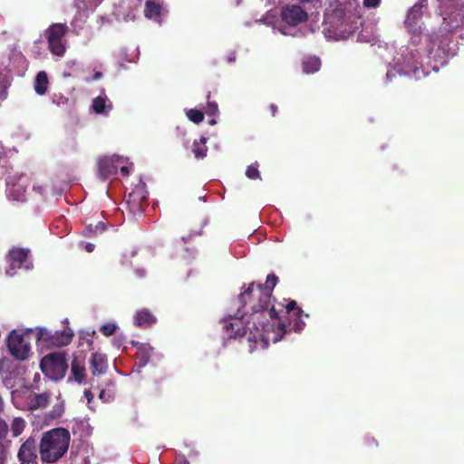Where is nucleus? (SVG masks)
<instances>
[{
    "mask_svg": "<svg viewBox=\"0 0 464 464\" xmlns=\"http://www.w3.org/2000/svg\"><path fill=\"white\" fill-rule=\"evenodd\" d=\"M305 326V323L299 316H295L293 322L289 323V330H294L295 333H300Z\"/></svg>",
    "mask_w": 464,
    "mask_h": 464,
    "instance_id": "30",
    "label": "nucleus"
},
{
    "mask_svg": "<svg viewBox=\"0 0 464 464\" xmlns=\"http://www.w3.org/2000/svg\"><path fill=\"white\" fill-rule=\"evenodd\" d=\"M282 19L290 25H297L308 19L307 13L299 5H287L282 12Z\"/></svg>",
    "mask_w": 464,
    "mask_h": 464,
    "instance_id": "12",
    "label": "nucleus"
},
{
    "mask_svg": "<svg viewBox=\"0 0 464 464\" xmlns=\"http://www.w3.org/2000/svg\"><path fill=\"white\" fill-rule=\"evenodd\" d=\"M278 277L270 274L266 284L250 283L238 295L240 306L237 314L224 322V330L227 338L246 337L249 342L273 340L280 341L287 332V326L282 323L275 305L272 304V292Z\"/></svg>",
    "mask_w": 464,
    "mask_h": 464,
    "instance_id": "1",
    "label": "nucleus"
},
{
    "mask_svg": "<svg viewBox=\"0 0 464 464\" xmlns=\"http://www.w3.org/2000/svg\"><path fill=\"white\" fill-rule=\"evenodd\" d=\"M161 14V5L155 1L148 0L145 3L144 15L149 19L160 17Z\"/></svg>",
    "mask_w": 464,
    "mask_h": 464,
    "instance_id": "21",
    "label": "nucleus"
},
{
    "mask_svg": "<svg viewBox=\"0 0 464 464\" xmlns=\"http://www.w3.org/2000/svg\"><path fill=\"white\" fill-rule=\"evenodd\" d=\"M120 169L123 176H128L130 173L129 168L127 166H121Z\"/></svg>",
    "mask_w": 464,
    "mask_h": 464,
    "instance_id": "39",
    "label": "nucleus"
},
{
    "mask_svg": "<svg viewBox=\"0 0 464 464\" xmlns=\"http://www.w3.org/2000/svg\"><path fill=\"white\" fill-rule=\"evenodd\" d=\"M48 77L47 73L44 71L39 72L34 79V91L38 95H44L48 90Z\"/></svg>",
    "mask_w": 464,
    "mask_h": 464,
    "instance_id": "18",
    "label": "nucleus"
},
{
    "mask_svg": "<svg viewBox=\"0 0 464 464\" xmlns=\"http://www.w3.org/2000/svg\"><path fill=\"white\" fill-rule=\"evenodd\" d=\"M106 396H107L106 392L104 390H102L99 394L100 399L102 400L103 401H108L109 398H107Z\"/></svg>",
    "mask_w": 464,
    "mask_h": 464,
    "instance_id": "36",
    "label": "nucleus"
},
{
    "mask_svg": "<svg viewBox=\"0 0 464 464\" xmlns=\"http://www.w3.org/2000/svg\"><path fill=\"white\" fill-rule=\"evenodd\" d=\"M63 413V408L62 406L60 405H55L53 409V411H51L50 413V416L53 418V419H55V418H59L61 417Z\"/></svg>",
    "mask_w": 464,
    "mask_h": 464,
    "instance_id": "34",
    "label": "nucleus"
},
{
    "mask_svg": "<svg viewBox=\"0 0 464 464\" xmlns=\"http://www.w3.org/2000/svg\"><path fill=\"white\" fill-rule=\"evenodd\" d=\"M413 74L417 77V78H420V75H419V72H420V69L419 68H414L413 71H412Z\"/></svg>",
    "mask_w": 464,
    "mask_h": 464,
    "instance_id": "42",
    "label": "nucleus"
},
{
    "mask_svg": "<svg viewBox=\"0 0 464 464\" xmlns=\"http://www.w3.org/2000/svg\"><path fill=\"white\" fill-rule=\"evenodd\" d=\"M269 109H270L272 116H276V114L277 112V106L276 104L272 103V104H270Z\"/></svg>",
    "mask_w": 464,
    "mask_h": 464,
    "instance_id": "37",
    "label": "nucleus"
},
{
    "mask_svg": "<svg viewBox=\"0 0 464 464\" xmlns=\"http://www.w3.org/2000/svg\"><path fill=\"white\" fill-rule=\"evenodd\" d=\"M428 0H418V2L408 11L404 22L408 32L411 34V43L418 45L421 41L420 21L423 15L422 9L427 7Z\"/></svg>",
    "mask_w": 464,
    "mask_h": 464,
    "instance_id": "7",
    "label": "nucleus"
},
{
    "mask_svg": "<svg viewBox=\"0 0 464 464\" xmlns=\"http://www.w3.org/2000/svg\"><path fill=\"white\" fill-rule=\"evenodd\" d=\"M217 123V121L215 119H211L208 121V124L215 125Z\"/></svg>",
    "mask_w": 464,
    "mask_h": 464,
    "instance_id": "43",
    "label": "nucleus"
},
{
    "mask_svg": "<svg viewBox=\"0 0 464 464\" xmlns=\"http://www.w3.org/2000/svg\"><path fill=\"white\" fill-rule=\"evenodd\" d=\"M8 432V425L3 420H0V440L4 439Z\"/></svg>",
    "mask_w": 464,
    "mask_h": 464,
    "instance_id": "33",
    "label": "nucleus"
},
{
    "mask_svg": "<svg viewBox=\"0 0 464 464\" xmlns=\"http://www.w3.org/2000/svg\"><path fill=\"white\" fill-rule=\"evenodd\" d=\"M258 167H259V165L256 161L255 163L249 165L246 169V176L249 179H261Z\"/></svg>",
    "mask_w": 464,
    "mask_h": 464,
    "instance_id": "28",
    "label": "nucleus"
},
{
    "mask_svg": "<svg viewBox=\"0 0 464 464\" xmlns=\"http://www.w3.org/2000/svg\"><path fill=\"white\" fill-rule=\"evenodd\" d=\"M108 369V360L105 354L93 353L90 360V370L93 376L101 375L106 372Z\"/></svg>",
    "mask_w": 464,
    "mask_h": 464,
    "instance_id": "14",
    "label": "nucleus"
},
{
    "mask_svg": "<svg viewBox=\"0 0 464 464\" xmlns=\"http://www.w3.org/2000/svg\"><path fill=\"white\" fill-rule=\"evenodd\" d=\"M73 335V331L68 326L54 332L43 327L35 329L36 343L46 348L66 346L71 343Z\"/></svg>",
    "mask_w": 464,
    "mask_h": 464,
    "instance_id": "5",
    "label": "nucleus"
},
{
    "mask_svg": "<svg viewBox=\"0 0 464 464\" xmlns=\"http://www.w3.org/2000/svg\"><path fill=\"white\" fill-rule=\"evenodd\" d=\"M37 458L35 440L33 438L27 439L20 447L18 451L19 460Z\"/></svg>",
    "mask_w": 464,
    "mask_h": 464,
    "instance_id": "16",
    "label": "nucleus"
},
{
    "mask_svg": "<svg viewBox=\"0 0 464 464\" xmlns=\"http://www.w3.org/2000/svg\"><path fill=\"white\" fill-rule=\"evenodd\" d=\"M207 99H208V103H207V107L205 109L206 113L208 116L218 115V106L216 102L210 101V92L208 93Z\"/></svg>",
    "mask_w": 464,
    "mask_h": 464,
    "instance_id": "29",
    "label": "nucleus"
},
{
    "mask_svg": "<svg viewBox=\"0 0 464 464\" xmlns=\"http://www.w3.org/2000/svg\"><path fill=\"white\" fill-rule=\"evenodd\" d=\"M102 77V73L101 72H96L93 76H92V80L96 81V80H99Z\"/></svg>",
    "mask_w": 464,
    "mask_h": 464,
    "instance_id": "40",
    "label": "nucleus"
},
{
    "mask_svg": "<svg viewBox=\"0 0 464 464\" xmlns=\"http://www.w3.org/2000/svg\"><path fill=\"white\" fill-rule=\"evenodd\" d=\"M121 159L118 156H102L97 160V175L106 180L118 172Z\"/></svg>",
    "mask_w": 464,
    "mask_h": 464,
    "instance_id": "10",
    "label": "nucleus"
},
{
    "mask_svg": "<svg viewBox=\"0 0 464 464\" xmlns=\"http://www.w3.org/2000/svg\"><path fill=\"white\" fill-rule=\"evenodd\" d=\"M116 329H117V326L115 324L107 323V324H104L101 327L100 330L102 333V334H104L105 336H111L116 332Z\"/></svg>",
    "mask_w": 464,
    "mask_h": 464,
    "instance_id": "31",
    "label": "nucleus"
},
{
    "mask_svg": "<svg viewBox=\"0 0 464 464\" xmlns=\"http://www.w3.org/2000/svg\"><path fill=\"white\" fill-rule=\"evenodd\" d=\"M29 249L27 248H13L8 252V262L10 269L7 271L8 274L14 275L17 268L25 267L28 268V256Z\"/></svg>",
    "mask_w": 464,
    "mask_h": 464,
    "instance_id": "11",
    "label": "nucleus"
},
{
    "mask_svg": "<svg viewBox=\"0 0 464 464\" xmlns=\"http://www.w3.org/2000/svg\"><path fill=\"white\" fill-rule=\"evenodd\" d=\"M35 330H13L7 337V348L10 354L18 361H24L31 352L30 335Z\"/></svg>",
    "mask_w": 464,
    "mask_h": 464,
    "instance_id": "4",
    "label": "nucleus"
},
{
    "mask_svg": "<svg viewBox=\"0 0 464 464\" xmlns=\"http://www.w3.org/2000/svg\"><path fill=\"white\" fill-rule=\"evenodd\" d=\"M86 378L85 369V358L80 353L79 354H73V358L71 362V375L69 381H75L78 383L84 382Z\"/></svg>",
    "mask_w": 464,
    "mask_h": 464,
    "instance_id": "13",
    "label": "nucleus"
},
{
    "mask_svg": "<svg viewBox=\"0 0 464 464\" xmlns=\"http://www.w3.org/2000/svg\"><path fill=\"white\" fill-rule=\"evenodd\" d=\"M125 201L132 215H140L148 205V191L145 183L140 182L125 197Z\"/></svg>",
    "mask_w": 464,
    "mask_h": 464,
    "instance_id": "9",
    "label": "nucleus"
},
{
    "mask_svg": "<svg viewBox=\"0 0 464 464\" xmlns=\"http://www.w3.org/2000/svg\"><path fill=\"white\" fill-rule=\"evenodd\" d=\"M68 32L66 24H53L45 32L51 53L57 56H63L65 53V44L63 38Z\"/></svg>",
    "mask_w": 464,
    "mask_h": 464,
    "instance_id": "8",
    "label": "nucleus"
},
{
    "mask_svg": "<svg viewBox=\"0 0 464 464\" xmlns=\"http://www.w3.org/2000/svg\"><path fill=\"white\" fill-rule=\"evenodd\" d=\"M153 348L148 343H140L137 347L136 366L138 369L145 367L151 357Z\"/></svg>",
    "mask_w": 464,
    "mask_h": 464,
    "instance_id": "15",
    "label": "nucleus"
},
{
    "mask_svg": "<svg viewBox=\"0 0 464 464\" xmlns=\"http://www.w3.org/2000/svg\"><path fill=\"white\" fill-rule=\"evenodd\" d=\"M40 367L42 372L52 380L63 379L68 369L65 353H51L44 356L40 362Z\"/></svg>",
    "mask_w": 464,
    "mask_h": 464,
    "instance_id": "6",
    "label": "nucleus"
},
{
    "mask_svg": "<svg viewBox=\"0 0 464 464\" xmlns=\"http://www.w3.org/2000/svg\"><path fill=\"white\" fill-rule=\"evenodd\" d=\"M321 62L318 58H309L303 62L302 67L305 73H314L320 69Z\"/></svg>",
    "mask_w": 464,
    "mask_h": 464,
    "instance_id": "23",
    "label": "nucleus"
},
{
    "mask_svg": "<svg viewBox=\"0 0 464 464\" xmlns=\"http://www.w3.org/2000/svg\"><path fill=\"white\" fill-rule=\"evenodd\" d=\"M36 459H37V458H33V459H22V460H20V462H21V464H38Z\"/></svg>",
    "mask_w": 464,
    "mask_h": 464,
    "instance_id": "35",
    "label": "nucleus"
},
{
    "mask_svg": "<svg viewBox=\"0 0 464 464\" xmlns=\"http://www.w3.org/2000/svg\"><path fill=\"white\" fill-rule=\"evenodd\" d=\"M207 138L201 137L198 140H195L192 144V152L197 160H203L208 153Z\"/></svg>",
    "mask_w": 464,
    "mask_h": 464,
    "instance_id": "19",
    "label": "nucleus"
},
{
    "mask_svg": "<svg viewBox=\"0 0 464 464\" xmlns=\"http://www.w3.org/2000/svg\"><path fill=\"white\" fill-rule=\"evenodd\" d=\"M50 400V393L43 392L34 394L30 400V408L32 410L44 409L47 407Z\"/></svg>",
    "mask_w": 464,
    "mask_h": 464,
    "instance_id": "20",
    "label": "nucleus"
},
{
    "mask_svg": "<svg viewBox=\"0 0 464 464\" xmlns=\"http://www.w3.org/2000/svg\"><path fill=\"white\" fill-rule=\"evenodd\" d=\"M382 0H363L362 5L365 8H377Z\"/></svg>",
    "mask_w": 464,
    "mask_h": 464,
    "instance_id": "32",
    "label": "nucleus"
},
{
    "mask_svg": "<svg viewBox=\"0 0 464 464\" xmlns=\"http://www.w3.org/2000/svg\"><path fill=\"white\" fill-rule=\"evenodd\" d=\"M135 324L137 326L147 328L156 323V317L147 309L137 311L135 314Z\"/></svg>",
    "mask_w": 464,
    "mask_h": 464,
    "instance_id": "17",
    "label": "nucleus"
},
{
    "mask_svg": "<svg viewBox=\"0 0 464 464\" xmlns=\"http://www.w3.org/2000/svg\"><path fill=\"white\" fill-rule=\"evenodd\" d=\"M25 428V420L23 418H14L11 424V431L14 437H18Z\"/></svg>",
    "mask_w": 464,
    "mask_h": 464,
    "instance_id": "24",
    "label": "nucleus"
},
{
    "mask_svg": "<svg viewBox=\"0 0 464 464\" xmlns=\"http://www.w3.org/2000/svg\"><path fill=\"white\" fill-rule=\"evenodd\" d=\"M84 394H85V397L87 398L88 401L90 402L91 400L92 399L93 395L92 394V392L90 391H85Z\"/></svg>",
    "mask_w": 464,
    "mask_h": 464,
    "instance_id": "41",
    "label": "nucleus"
},
{
    "mask_svg": "<svg viewBox=\"0 0 464 464\" xmlns=\"http://www.w3.org/2000/svg\"><path fill=\"white\" fill-rule=\"evenodd\" d=\"M106 229H107L106 224L103 223L102 221H99L95 225H93V224L87 225L85 227L83 235L85 237H96L99 234H102V232H104Z\"/></svg>",
    "mask_w": 464,
    "mask_h": 464,
    "instance_id": "22",
    "label": "nucleus"
},
{
    "mask_svg": "<svg viewBox=\"0 0 464 464\" xmlns=\"http://www.w3.org/2000/svg\"><path fill=\"white\" fill-rule=\"evenodd\" d=\"M443 24L439 32L427 34V38L432 45L441 42V38L456 29L464 26V0H438ZM433 46L430 48L432 49Z\"/></svg>",
    "mask_w": 464,
    "mask_h": 464,
    "instance_id": "2",
    "label": "nucleus"
},
{
    "mask_svg": "<svg viewBox=\"0 0 464 464\" xmlns=\"http://www.w3.org/2000/svg\"><path fill=\"white\" fill-rule=\"evenodd\" d=\"M286 313L291 314L293 313L294 316H299L302 317L304 315L305 317H308L309 315L307 314H304V311L297 306V304L295 301L291 300L288 302V304L285 305Z\"/></svg>",
    "mask_w": 464,
    "mask_h": 464,
    "instance_id": "25",
    "label": "nucleus"
},
{
    "mask_svg": "<svg viewBox=\"0 0 464 464\" xmlns=\"http://www.w3.org/2000/svg\"><path fill=\"white\" fill-rule=\"evenodd\" d=\"M189 121L194 123H200L204 120V113L197 109H190L186 112Z\"/></svg>",
    "mask_w": 464,
    "mask_h": 464,
    "instance_id": "27",
    "label": "nucleus"
},
{
    "mask_svg": "<svg viewBox=\"0 0 464 464\" xmlns=\"http://www.w3.org/2000/svg\"><path fill=\"white\" fill-rule=\"evenodd\" d=\"M0 464H4V459L0 457Z\"/></svg>",
    "mask_w": 464,
    "mask_h": 464,
    "instance_id": "44",
    "label": "nucleus"
},
{
    "mask_svg": "<svg viewBox=\"0 0 464 464\" xmlns=\"http://www.w3.org/2000/svg\"><path fill=\"white\" fill-rule=\"evenodd\" d=\"M92 109L96 113H103L106 109V98L98 96L92 101Z\"/></svg>",
    "mask_w": 464,
    "mask_h": 464,
    "instance_id": "26",
    "label": "nucleus"
},
{
    "mask_svg": "<svg viewBox=\"0 0 464 464\" xmlns=\"http://www.w3.org/2000/svg\"><path fill=\"white\" fill-rule=\"evenodd\" d=\"M94 247H95L94 245L92 243H86V245L84 246L85 250L89 253L92 252L94 250Z\"/></svg>",
    "mask_w": 464,
    "mask_h": 464,
    "instance_id": "38",
    "label": "nucleus"
},
{
    "mask_svg": "<svg viewBox=\"0 0 464 464\" xmlns=\"http://www.w3.org/2000/svg\"><path fill=\"white\" fill-rule=\"evenodd\" d=\"M70 440V432L64 428L44 432L39 445L41 459L47 463L56 462L67 452Z\"/></svg>",
    "mask_w": 464,
    "mask_h": 464,
    "instance_id": "3",
    "label": "nucleus"
}]
</instances>
